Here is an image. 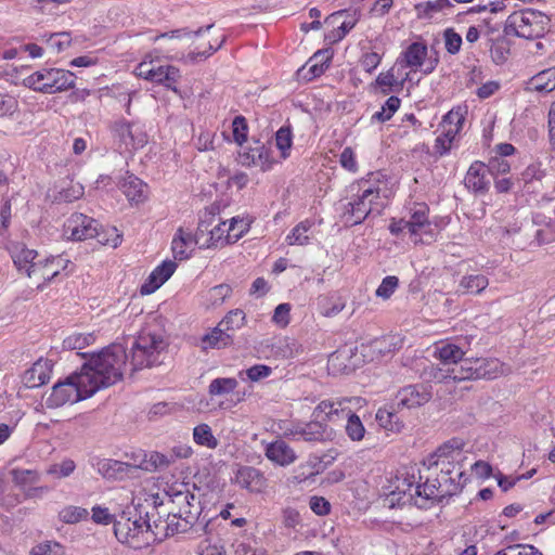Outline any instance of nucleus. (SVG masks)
<instances>
[{
	"label": "nucleus",
	"instance_id": "680f3d73",
	"mask_svg": "<svg viewBox=\"0 0 555 555\" xmlns=\"http://www.w3.org/2000/svg\"><path fill=\"white\" fill-rule=\"evenodd\" d=\"M92 512V520L98 525H109L112 522L115 524L116 516L109 512L107 507L95 505L91 509Z\"/></svg>",
	"mask_w": 555,
	"mask_h": 555
},
{
	"label": "nucleus",
	"instance_id": "4d7b16f0",
	"mask_svg": "<svg viewBox=\"0 0 555 555\" xmlns=\"http://www.w3.org/2000/svg\"><path fill=\"white\" fill-rule=\"evenodd\" d=\"M377 423L388 430H395L398 428V415L388 409H379L376 413Z\"/></svg>",
	"mask_w": 555,
	"mask_h": 555
},
{
	"label": "nucleus",
	"instance_id": "2eb2a0df",
	"mask_svg": "<svg viewBox=\"0 0 555 555\" xmlns=\"http://www.w3.org/2000/svg\"><path fill=\"white\" fill-rule=\"evenodd\" d=\"M427 56V47L421 42L411 43L406 50L397 60L396 65L398 67H410L412 70L421 68L424 74H429L434 70L437 60L430 61L425 64Z\"/></svg>",
	"mask_w": 555,
	"mask_h": 555
},
{
	"label": "nucleus",
	"instance_id": "ea45409f",
	"mask_svg": "<svg viewBox=\"0 0 555 555\" xmlns=\"http://www.w3.org/2000/svg\"><path fill=\"white\" fill-rule=\"evenodd\" d=\"M92 333H73L63 340V347L68 350H82L94 343Z\"/></svg>",
	"mask_w": 555,
	"mask_h": 555
},
{
	"label": "nucleus",
	"instance_id": "3c124183",
	"mask_svg": "<svg viewBox=\"0 0 555 555\" xmlns=\"http://www.w3.org/2000/svg\"><path fill=\"white\" fill-rule=\"evenodd\" d=\"M245 323V313L241 309L230 311L219 324L229 333L241 328Z\"/></svg>",
	"mask_w": 555,
	"mask_h": 555
},
{
	"label": "nucleus",
	"instance_id": "bb28decb",
	"mask_svg": "<svg viewBox=\"0 0 555 555\" xmlns=\"http://www.w3.org/2000/svg\"><path fill=\"white\" fill-rule=\"evenodd\" d=\"M475 377L477 379H494L503 374L509 373V366L501 363L498 359H475Z\"/></svg>",
	"mask_w": 555,
	"mask_h": 555
},
{
	"label": "nucleus",
	"instance_id": "774afa93",
	"mask_svg": "<svg viewBox=\"0 0 555 555\" xmlns=\"http://www.w3.org/2000/svg\"><path fill=\"white\" fill-rule=\"evenodd\" d=\"M309 506L311 511L319 516L328 515L331 512V503L323 496H311L309 501Z\"/></svg>",
	"mask_w": 555,
	"mask_h": 555
},
{
	"label": "nucleus",
	"instance_id": "412c9836",
	"mask_svg": "<svg viewBox=\"0 0 555 555\" xmlns=\"http://www.w3.org/2000/svg\"><path fill=\"white\" fill-rule=\"evenodd\" d=\"M176 269L177 263L175 261H164L151 272L147 282L141 286L140 293L142 295L154 293L175 273Z\"/></svg>",
	"mask_w": 555,
	"mask_h": 555
},
{
	"label": "nucleus",
	"instance_id": "b1692460",
	"mask_svg": "<svg viewBox=\"0 0 555 555\" xmlns=\"http://www.w3.org/2000/svg\"><path fill=\"white\" fill-rule=\"evenodd\" d=\"M487 171V167L481 162L473 163L464 179L466 188L475 193H486L490 184L486 177Z\"/></svg>",
	"mask_w": 555,
	"mask_h": 555
},
{
	"label": "nucleus",
	"instance_id": "f704fd0d",
	"mask_svg": "<svg viewBox=\"0 0 555 555\" xmlns=\"http://www.w3.org/2000/svg\"><path fill=\"white\" fill-rule=\"evenodd\" d=\"M313 227V222L311 220H304L299 222L286 236V242L288 245H299L304 246L310 243V231Z\"/></svg>",
	"mask_w": 555,
	"mask_h": 555
},
{
	"label": "nucleus",
	"instance_id": "864d4df0",
	"mask_svg": "<svg viewBox=\"0 0 555 555\" xmlns=\"http://www.w3.org/2000/svg\"><path fill=\"white\" fill-rule=\"evenodd\" d=\"M383 54L376 51H364L359 60L360 66L369 74L373 73L382 62Z\"/></svg>",
	"mask_w": 555,
	"mask_h": 555
},
{
	"label": "nucleus",
	"instance_id": "7ed1b4c3",
	"mask_svg": "<svg viewBox=\"0 0 555 555\" xmlns=\"http://www.w3.org/2000/svg\"><path fill=\"white\" fill-rule=\"evenodd\" d=\"M170 499V514L176 516L177 524L173 530H181L183 532L189 531L197 521L201 514V503L196 500L194 493H192L186 485H179L178 487H171L168 491Z\"/></svg>",
	"mask_w": 555,
	"mask_h": 555
},
{
	"label": "nucleus",
	"instance_id": "f8f14e48",
	"mask_svg": "<svg viewBox=\"0 0 555 555\" xmlns=\"http://www.w3.org/2000/svg\"><path fill=\"white\" fill-rule=\"evenodd\" d=\"M134 74L154 83L163 85L167 89L177 92V82L180 70L172 65H159L154 61H143L134 69Z\"/></svg>",
	"mask_w": 555,
	"mask_h": 555
},
{
	"label": "nucleus",
	"instance_id": "6e6d98bb",
	"mask_svg": "<svg viewBox=\"0 0 555 555\" xmlns=\"http://www.w3.org/2000/svg\"><path fill=\"white\" fill-rule=\"evenodd\" d=\"M63 546L53 541H46L35 545L30 555H63Z\"/></svg>",
	"mask_w": 555,
	"mask_h": 555
},
{
	"label": "nucleus",
	"instance_id": "4c0bfd02",
	"mask_svg": "<svg viewBox=\"0 0 555 555\" xmlns=\"http://www.w3.org/2000/svg\"><path fill=\"white\" fill-rule=\"evenodd\" d=\"M341 416L347 417L346 433L348 437L353 441L362 440L365 434V428L359 416L353 414L349 406H347V410Z\"/></svg>",
	"mask_w": 555,
	"mask_h": 555
},
{
	"label": "nucleus",
	"instance_id": "49530a36",
	"mask_svg": "<svg viewBox=\"0 0 555 555\" xmlns=\"http://www.w3.org/2000/svg\"><path fill=\"white\" fill-rule=\"evenodd\" d=\"M89 516L88 509L80 506L68 505L62 508L59 513V518L65 524H76L87 519Z\"/></svg>",
	"mask_w": 555,
	"mask_h": 555
},
{
	"label": "nucleus",
	"instance_id": "69168bd1",
	"mask_svg": "<svg viewBox=\"0 0 555 555\" xmlns=\"http://www.w3.org/2000/svg\"><path fill=\"white\" fill-rule=\"evenodd\" d=\"M341 167L350 172L358 171V163L353 150L349 146L345 147L339 156Z\"/></svg>",
	"mask_w": 555,
	"mask_h": 555
},
{
	"label": "nucleus",
	"instance_id": "bf43d9fd",
	"mask_svg": "<svg viewBox=\"0 0 555 555\" xmlns=\"http://www.w3.org/2000/svg\"><path fill=\"white\" fill-rule=\"evenodd\" d=\"M75 462L73 460H64L59 464L51 465L47 473L56 478L68 477L75 470Z\"/></svg>",
	"mask_w": 555,
	"mask_h": 555
},
{
	"label": "nucleus",
	"instance_id": "2f4dec72",
	"mask_svg": "<svg viewBox=\"0 0 555 555\" xmlns=\"http://www.w3.org/2000/svg\"><path fill=\"white\" fill-rule=\"evenodd\" d=\"M490 44V56L491 60L496 64H504L509 55L511 44L507 38L499 36L496 38H489Z\"/></svg>",
	"mask_w": 555,
	"mask_h": 555
},
{
	"label": "nucleus",
	"instance_id": "f257e3e1",
	"mask_svg": "<svg viewBox=\"0 0 555 555\" xmlns=\"http://www.w3.org/2000/svg\"><path fill=\"white\" fill-rule=\"evenodd\" d=\"M127 365V353L121 345H111L93 353L81 366L79 375L92 396L121 380Z\"/></svg>",
	"mask_w": 555,
	"mask_h": 555
},
{
	"label": "nucleus",
	"instance_id": "79ce46f5",
	"mask_svg": "<svg viewBox=\"0 0 555 555\" xmlns=\"http://www.w3.org/2000/svg\"><path fill=\"white\" fill-rule=\"evenodd\" d=\"M489 284V280L483 274H472L463 276L460 286L472 294H480Z\"/></svg>",
	"mask_w": 555,
	"mask_h": 555
},
{
	"label": "nucleus",
	"instance_id": "4be33fe9",
	"mask_svg": "<svg viewBox=\"0 0 555 555\" xmlns=\"http://www.w3.org/2000/svg\"><path fill=\"white\" fill-rule=\"evenodd\" d=\"M264 454L269 461L279 466H288L297 459L295 451L282 439L268 443Z\"/></svg>",
	"mask_w": 555,
	"mask_h": 555
},
{
	"label": "nucleus",
	"instance_id": "dca6fc26",
	"mask_svg": "<svg viewBox=\"0 0 555 555\" xmlns=\"http://www.w3.org/2000/svg\"><path fill=\"white\" fill-rule=\"evenodd\" d=\"M431 396V387L428 385H408L397 392L396 404L398 408L415 409L427 403Z\"/></svg>",
	"mask_w": 555,
	"mask_h": 555
},
{
	"label": "nucleus",
	"instance_id": "aec40b11",
	"mask_svg": "<svg viewBox=\"0 0 555 555\" xmlns=\"http://www.w3.org/2000/svg\"><path fill=\"white\" fill-rule=\"evenodd\" d=\"M465 345V340H459L457 343L441 341L436 345L434 356L439 359L443 365L451 367L450 365L453 366L457 364L466 354L467 349Z\"/></svg>",
	"mask_w": 555,
	"mask_h": 555
},
{
	"label": "nucleus",
	"instance_id": "f03ea898",
	"mask_svg": "<svg viewBox=\"0 0 555 555\" xmlns=\"http://www.w3.org/2000/svg\"><path fill=\"white\" fill-rule=\"evenodd\" d=\"M154 514L146 512L145 518L142 517L141 513L134 514L128 507L122 511L115 520L114 533L117 540L127 544L133 548H141L144 545L150 544V530H152L151 518Z\"/></svg>",
	"mask_w": 555,
	"mask_h": 555
},
{
	"label": "nucleus",
	"instance_id": "603ef678",
	"mask_svg": "<svg viewBox=\"0 0 555 555\" xmlns=\"http://www.w3.org/2000/svg\"><path fill=\"white\" fill-rule=\"evenodd\" d=\"M11 474L13 481L21 487L35 485L39 480V474L33 469L15 468Z\"/></svg>",
	"mask_w": 555,
	"mask_h": 555
},
{
	"label": "nucleus",
	"instance_id": "052dcab7",
	"mask_svg": "<svg viewBox=\"0 0 555 555\" xmlns=\"http://www.w3.org/2000/svg\"><path fill=\"white\" fill-rule=\"evenodd\" d=\"M399 284L397 276L389 275L383 279L380 285L376 289V296L388 299L395 293Z\"/></svg>",
	"mask_w": 555,
	"mask_h": 555
},
{
	"label": "nucleus",
	"instance_id": "a19ab883",
	"mask_svg": "<svg viewBox=\"0 0 555 555\" xmlns=\"http://www.w3.org/2000/svg\"><path fill=\"white\" fill-rule=\"evenodd\" d=\"M325 436V426L320 421L300 425L299 438L305 441H320Z\"/></svg>",
	"mask_w": 555,
	"mask_h": 555
},
{
	"label": "nucleus",
	"instance_id": "13d9d810",
	"mask_svg": "<svg viewBox=\"0 0 555 555\" xmlns=\"http://www.w3.org/2000/svg\"><path fill=\"white\" fill-rule=\"evenodd\" d=\"M444 47L450 54H456L461 50L462 37L453 28H447L443 33Z\"/></svg>",
	"mask_w": 555,
	"mask_h": 555
},
{
	"label": "nucleus",
	"instance_id": "6e6552de",
	"mask_svg": "<svg viewBox=\"0 0 555 555\" xmlns=\"http://www.w3.org/2000/svg\"><path fill=\"white\" fill-rule=\"evenodd\" d=\"M65 229L69 237L75 241L98 237L101 244L108 245L113 248H116L121 243V235L117 232L116 228L108 230L109 237H101L98 221L82 214L72 215L65 223Z\"/></svg>",
	"mask_w": 555,
	"mask_h": 555
},
{
	"label": "nucleus",
	"instance_id": "338daca9",
	"mask_svg": "<svg viewBox=\"0 0 555 555\" xmlns=\"http://www.w3.org/2000/svg\"><path fill=\"white\" fill-rule=\"evenodd\" d=\"M495 555H542V553L532 545H511Z\"/></svg>",
	"mask_w": 555,
	"mask_h": 555
},
{
	"label": "nucleus",
	"instance_id": "e433bc0d",
	"mask_svg": "<svg viewBox=\"0 0 555 555\" xmlns=\"http://www.w3.org/2000/svg\"><path fill=\"white\" fill-rule=\"evenodd\" d=\"M440 489L437 487V481L435 479H429L421 485L417 483L415 487V494H417V498L421 502H424L425 507L427 506L428 501H440L442 500Z\"/></svg>",
	"mask_w": 555,
	"mask_h": 555
},
{
	"label": "nucleus",
	"instance_id": "e2e57ef3",
	"mask_svg": "<svg viewBox=\"0 0 555 555\" xmlns=\"http://www.w3.org/2000/svg\"><path fill=\"white\" fill-rule=\"evenodd\" d=\"M233 138L237 144H242L247 138V124L243 116H236L232 121Z\"/></svg>",
	"mask_w": 555,
	"mask_h": 555
},
{
	"label": "nucleus",
	"instance_id": "8fccbe9b",
	"mask_svg": "<svg viewBox=\"0 0 555 555\" xmlns=\"http://www.w3.org/2000/svg\"><path fill=\"white\" fill-rule=\"evenodd\" d=\"M463 446L464 443L460 439H452L440 446L433 455V457H437V460L434 461V464L438 465L440 459L453 457V453H460L463 449Z\"/></svg>",
	"mask_w": 555,
	"mask_h": 555
},
{
	"label": "nucleus",
	"instance_id": "9b49d317",
	"mask_svg": "<svg viewBox=\"0 0 555 555\" xmlns=\"http://www.w3.org/2000/svg\"><path fill=\"white\" fill-rule=\"evenodd\" d=\"M379 188L371 185L369 181L358 184L357 198L346 206L345 218L350 224H359L374 210V205L379 198Z\"/></svg>",
	"mask_w": 555,
	"mask_h": 555
},
{
	"label": "nucleus",
	"instance_id": "72a5a7b5",
	"mask_svg": "<svg viewBox=\"0 0 555 555\" xmlns=\"http://www.w3.org/2000/svg\"><path fill=\"white\" fill-rule=\"evenodd\" d=\"M122 192L130 202L140 203L145 198L146 185L137 177L130 176L122 183Z\"/></svg>",
	"mask_w": 555,
	"mask_h": 555
},
{
	"label": "nucleus",
	"instance_id": "0e129e2a",
	"mask_svg": "<svg viewBox=\"0 0 555 555\" xmlns=\"http://www.w3.org/2000/svg\"><path fill=\"white\" fill-rule=\"evenodd\" d=\"M113 96L119 102L124 103L127 115H131V101L132 98L138 93L137 90L124 89L116 87L113 90Z\"/></svg>",
	"mask_w": 555,
	"mask_h": 555
},
{
	"label": "nucleus",
	"instance_id": "c85d7f7f",
	"mask_svg": "<svg viewBox=\"0 0 555 555\" xmlns=\"http://www.w3.org/2000/svg\"><path fill=\"white\" fill-rule=\"evenodd\" d=\"M206 224L209 227L207 222ZM227 244H232L228 242L227 221H221L214 228H208L207 232H202L201 248L222 247Z\"/></svg>",
	"mask_w": 555,
	"mask_h": 555
},
{
	"label": "nucleus",
	"instance_id": "a18cd8bd",
	"mask_svg": "<svg viewBox=\"0 0 555 555\" xmlns=\"http://www.w3.org/2000/svg\"><path fill=\"white\" fill-rule=\"evenodd\" d=\"M249 230V223L240 217L227 221L228 242H237Z\"/></svg>",
	"mask_w": 555,
	"mask_h": 555
},
{
	"label": "nucleus",
	"instance_id": "de8ad7c7",
	"mask_svg": "<svg viewBox=\"0 0 555 555\" xmlns=\"http://www.w3.org/2000/svg\"><path fill=\"white\" fill-rule=\"evenodd\" d=\"M399 107L400 99L398 96L392 95L387 99L385 104L380 107V111L372 115V120L385 122L392 117V115L398 111Z\"/></svg>",
	"mask_w": 555,
	"mask_h": 555
},
{
	"label": "nucleus",
	"instance_id": "09e8293b",
	"mask_svg": "<svg viewBox=\"0 0 555 555\" xmlns=\"http://www.w3.org/2000/svg\"><path fill=\"white\" fill-rule=\"evenodd\" d=\"M275 145L281 152L283 158L289 156L293 145V135L289 127H281L275 133Z\"/></svg>",
	"mask_w": 555,
	"mask_h": 555
},
{
	"label": "nucleus",
	"instance_id": "423d86ee",
	"mask_svg": "<svg viewBox=\"0 0 555 555\" xmlns=\"http://www.w3.org/2000/svg\"><path fill=\"white\" fill-rule=\"evenodd\" d=\"M429 207L425 203H414L410 209L409 219H392L389 231L392 235L399 236L406 231L415 244L423 242V236L433 238V225L429 221Z\"/></svg>",
	"mask_w": 555,
	"mask_h": 555
},
{
	"label": "nucleus",
	"instance_id": "393cba45",
	"mask_svg": "<svg viewBox=\"0 0 555 555\" xmlns=\"http://www.w3.org/2000/svg\"><path fill=\"white\" fill-rule=\"evenodd\" d=\"M60 274L59 262L55 261V256H50L44 259H38L35 269L31 270L29 279L38 282V287L42 284L52 281Z\"/></svg>",
	"mask_w": 555,
	"mask_h": 555
},
{
	"label": "nucleus",
	"instance_id": "a211bd4d",
	"mask_svg": "<svg viewBox=\"0 0 555 555\" xmlns=\"http://www.w3.org/2000/svg\"><path fill=\"white\" fill-rule=\"evenodd\" d=\"M235 483L241 488L254 493H261L266 490L268 483L263 474L255 467H240L235 474Z\"/></svg>",
	"mask_w": 555,
	"mask_h": 555
},
{
	"label": "nucleus",
	"instance_id": "39448f33",
	"mask_svg": "<svg viewBox=\"0 0 555 555\" xmlns=\"http://www.w3.org/2000/svg\"><path fill=\"white\" fill-rule=\"evenodd\" d=\"M418 480H421V476L416 477L414 467H404L398 470L397 475L389 480L387 488L386 500L389 506L415 505L424 508V502H421L417 494H415V487Z\"/></svg>",
	"mask_w": 555,
	"mask_h": 555
},
{
	"label": "nucleus",
	"instance_id": "f3484780",
	"mask_svg": "<svg viewBox=\"0 0 555 555\" xmlns=\"http://www.w3.org/2000/svg\"><path fill=\"white\" fill-rule=\"evenodd\" d=\"M114 135L124 144L127 149H139L146 144L147 135L143 132L135 122L127 120L116 121L112 126Z\"/></svg>",
	"mask_w": 555,
	"mask_h": 555
},
{
	"label": "nucleus",
	"instance_id": "5701e85b",
	"mask_svg": "<svg viewBox=\"0 0 555 555\" xmlns=\"http://www.w3.org/2000/svg\"><path fill=\"white\" fill-rule=\"evenodd\" d=\"M11 257L17 270L29 278L31 270L35 269L38 253L18 243L11 247Z\"/></svg>",
	"mask_w": 555,
	"mask_h": 555
},
{
	"label": "nucleus",
	"instance_id": "473e14b6",
	"mask_svg": "<svg viewBox=\"0 0 555 555\" xmlns=\"http://www.w3.org/2000/svg\"><path fill=\"white\" fill-rule=\"evenodd\" d=\"M530 88L538 92H551L555 89V67L538 73L530 79Z\"/></svg>",
	"mask_w": 555,
	"mask_h": 555
},
{
	"label": "nucleus",
	"instance_id": "9d476101",
	"mask_svg": "<svg viewBox=\"0 0 555 555\" xmlns=\"http://www.w3.org/2000/svg\"><path fill=\"white\" fill-rule=\"evenodd\" d=\"M92 393L88 392V387L81 379L78 372L69 375L64 382L55 384L51 393L46 400L48 408H59L66 403H75L90 398Z\"/></svg>",
	"mask_w": 555,
	"mask_h": 555
},
{
	"label": "nucleus",
	"instance_id": "1a4fd4ad",
	"mask_svg": "<svg viewBox=\"0 0 555 555\" xmlns=\"http://www.w3.org/2000/svg\"><path fill=\"white\" fill-rule=\"evenodd\" d=\"M509 25L514 28L516 36L526 39L543 37L550 27V17L543 12L527 9L513 13L509 17Z\"/></svg>",
	"mask_w": 555,
	"mask_h": 555
},
{
	"label": "nucleus",
	"instance_id": "58836bf2",
	"mask_svg": "<svg viewBox=\"0 0 555 555\" xmlns=\"http://www.w3.org/2000/svg\"><path fill=\"white\" fill-rule=\"evenodd\" d=\"M193 439L198 446L206 447L208 449H216L219 444V441L214 436L210 426L204 423L194 427Z\"/></svg>",
	"mask_w": 555,
	"mask_h": 555
},
{
	"label": "nucleus",
	"instance_id": "c03bdc74",
	"mask_svg": "<svg viewBox=\"0 0 555 555\" xmlns=\"http://www.w3.org/2000/svg\"><path fill=\"white\" fill-rule=\"evenodd\" d=\"M238 383L232 377H220L211 380L208 387L210 396H222L232 392Z\"/></svg>",
	"mask_w": 555,
	"mask_h": 555
},
{
	"label": "nucleus",
	"instance_id": "c9c22d12",
	"mask_svg": "<svg viewBox=\"0 0 555 555\" xmlns=\"http://www.w3.org/2000/svg\"><path fill=\"white\" fill-rule=\"evenodd\" d=\"M232 343V336L220 324L203 337L204 348H223Z\"/></svg>",
	"mask_w": 555,
	"mask_h": 555
},
{
	"label": "nucleus",
	"instance_id": "ddd939ff",
	"mask_svg": "<svg viewBox=\"0 0 555 555\" xmlns=\"http://www.w3.org/2000/svg\"><path fill=\"white\" fill-rule=\"evenodd\" d=\"M464 116L460 109H451L440 124L441 133L435 141V152L440 156L446 155L452 147L453 141L463 127Z\"/></svg>",
	"mask_w": 555,
	"mask_h": 555
},
{
	"label": "nucleus",
	"instance_id": "c756f323",
	"mask_svg": "<svg viewBox=\"0 0 555 555\" xmlns=\"http://www.w3.org/2000/svg\"><path fill=\"white\" fill-rule=\"evenodd\" d=\"M351 401L352 399L350 398L323 400L314 409L313 415L315 418H322V415L324 414V418L333 420L335 416H339L340 414L343 415L347 410V404Z\"/></svg>",
	"mask_w": 555,
	"mask_h": 555
},
{
	"label": "nucleus",
	"instance_id": "0eeeda50",
	"mask_svg": "<svg viewBox=\"0 0 555 555\" xmlns=\"http://www.w3.org/2000/svg\"><path fill=\"white\" fill-rule=\"evenodd\" d=\"M75 75L61 68H42L24 78V86L35 91L54 94L75 87Z\"/></svg>",
	"mask_w": 555,
	"mask_h": 555
},
{
	"label": "nucleus",
	"instance_id": "4468645a",
	"mask_svg": "<svg viewBox=\"0 0 555 555\" xmlns=\"http://www.w3.org/2000/svg\"><path fill=\"white\" fill-rule=\"evenodd\" d=\"M208 225L206 221L199 222L195 234L183 228H179L172 238L171 249L175 259L185 260L189 259L196 245L199 246L202 241V232H207Z\"/></svg>",
	"mask_w": 555,
	"mask_h": 555
},
{
	"label": "nucleus",
	"instance_id": "37998d69",
	"mask_svg": "<svg viewBox=\"0 0 555 555\" xmlns=\"http://www.w3.org/2000/svg\"><path fill=\"white\" fill-rule=\"evenodd\" d=\"M437 487L440 489L441 498L451 496L460 490V483L456 482L449 470L441 473L436 477Z\"/></svg>",
	"mask_w": 555,
	"mask_h": 555
},
{
	"label": "nucleus",
	"instance_id": "20e7f679",
	"mask_svg": "<svg viewBox=\"0 0 555 555\" xmlns=\"http://www.w3.org/2000/svg\"><path fill=\"white\" fill-rule=\"evenodd\" d=\"M167 347L163 335L151 327L143 328L135 338L131 351L132 370L151 367L160 363L159 357Z\"/></svg>",
	"mask_w": 555,
	"mask_h": 555
},
{
	"label": "nucleus",
	"instance_id": "6ab92c4d",
	"mask_svg": "<svg viewBox=\"0 0 555 555\" xmlns=\"http://www.w3.org/2000/svg\"><path fill=\"white\" fill-rule=\"evenodd\" d=\"M475 359H462L457 364H454L451 367L438 369L435 374H433L434 378L438 380H444L450 378L454 382H461L466 379H477L475 375Z\"/></svg>",
	"mask_w": 555,
	"mask_h": 555
},
{
	"label": "nucleus",
	"instance_id": "7c9ffc66",
	"mask_svg": "<svg viewBox=\"0 0 555 555\" xmlns=\"http://www.w3.org/2000/svg\"><path fill=\"white\" fill-rule=\"evenodd\" d=\"M176 516H172L170 512L167 514V518L163 519L160 516L153 520L152 530H150L151 540H162L165 537L173 535L176 533H183L181 530H173L176 528Z\"/></svg>",
	"mask_w": 555,
	"mask_h": 555
},
{
	"label": "nucleus",
	"instance_id": "a878e982",
	"mask_svg": "<svg viewBox=\"0 0 555 555\" xmlns=\"http://www.w3.org/2000/svg\"><path fill=\"white\" fill-rule=\"evenodd\" d=\"M241 162L246 166H258L263 171L269 170L273 165L270 150L259 144L241 154Z\"/></svg>",
	"mask_w": 555,
	"mask_h": 555
},
{
	"label": "nucleus",
	"instance_id": "5fc2aeb1",
	"mask_svg": "<svg viewBox=\"0 0 555 555\" xmlns=\"http://www.w3.org/2000/svg\"><path fill=\"white\" fill-rule=\"evenodd\" d=\"M232 293V288L228 284H219L211 287L207 293V299L211 305L217 306L221 305L225 298H228Z\"/></svg>",
	"mask_w": 555,
	"mask_h": 555
},
{
	"label": "nucleus",
	"instance_id": "cd10ccee",
	"mask_svg": "<svg viewBox=\"0 0 555 555\" xmlns=\"http://www.w3.org/2000/svg\"><path fill=\"white\" fill-rule=\"evenodd\" d=\"M50 372L49 361L40 359L24 373L23 382L28 388L39 387L49 380Z\"/></svg>",
	"mask_w": 555,
	"mask_h": 555
}]
</instances>
